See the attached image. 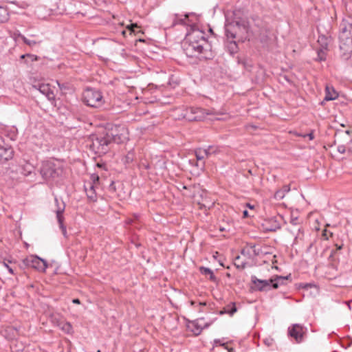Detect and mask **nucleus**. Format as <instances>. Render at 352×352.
<instances>
[{
  "mask_svg": "<svg viewBox=\"0 0 352 352\" xmlns=\"http://www.w3.org/2000/svg\"><path fill=\"white\" fill-rule=\"evenodd\" d=\"M291 278V275L283 276H274L271 278V280L273 282L272 283V288L277 289L279 285H283L284 281L288 280Z\"/></svg>",
  "mask_w": 352,
  "mask_h": 352,
  "instance_id": "2eb2a0df",
  "label": "nucleus"
},
{
  "mask_svg": "<svg viewBox=\"0 0 352 352\" xmlns=\"http://www.w3.org/2000/svg\"><path fill=\"white\" fill-rule=\"evenodd\" d=\"M59 327L66 333H71L73 331L72 324L67 322H60Z\"/></svg>",
  "mask_w": 352,
  "mask_h": 352,
  "instance_id": "393cba45",
  "label": "nucleus"
},
{
  "mask_svg": "<svg viewBox=\"0 0 352 352\" xmlns=\"http://www.w3.org/2000/svg\"><path fill=\"white\" fill-rule=\"evenodd\" d=\"M61 170L52 162H43L40 168V173L45 180L53 179L58 177Z\"/></svg>",
  "mask_w": 352,
  "mask_h": 352,
  "instance_id": "0eeeda50",
  "label": "nucleus"
},
{
  "mask_svg": "<svg viewBox=\"0 0 352 352\" xmlns=\"http://www.w3.org/2000/svg\"><path fill=\"white\" fill-rule=\"evenodd\" d=\"M84 188L87 194V197L90 201L95 202L97 201V195L95 190V186L91 182H86Z\"/></svg>",
  "mask_w": 352,
  "mask_h": 352,
  "instance_id": "f8f14e48",
  "label": "nucleus"
},
{
  "mask_svg": "<svg viewBox=\"0 0 352 352\" xmlns=\"http://www.w3.org/2000/svg\"><path fill=\"white\" fill-rule=\"evenodd\" d=\"M302 136L303 138L308 137V138H309V139L310 140H314V133H313V131H311V133H307V134L302 135Z\"/></svg>",
  "mask_w": 352,
  "mask_h": 352,
  "instance_id": "e433bc0d",
  "label": "nucleus"
},
{
  "mask_svg": "<svg viewBox=\"0 0 352 352\" xmlns=\"http://www.w3.org/2000/svg\"><path fill=\"white\" fill-rule=\"evenodd\" d=\"M32 88L39 91L40 93L45 96L50 101H52V103L55 101V94L49 84L38 82L33 85Z\"/></svg>",
  "mask_w": 352,
  "mask_h": 352,
  "instance_id": "1a4fd4ad",
  "label": "nucleus"
},
{
  "mask_svg": "<svg viewBox=\"0 0 352 352\" xmlns=\"http://www.w3.org/2000/svg\"><path fill=\"white\" fill-rule=\"evenodd\" d=\"M226 34L228 39H246L250 30L249 22L246 19L234 21L226 25Z\"/></svg>",
  "mask_w": 352,
  "mask_h": 352,
  "instance_id": "20e7f679",
  "label": "nucleus"
},
{
  "mask_svg": "<svg viewBox=\"0 0 352 352\" xmlns=\"http://www.w3.org/2000/svg\"><path fill=\"white\" fill-rule=\"evenodd\" d=\"M325 91H326V95L324 98V100H333L336 98L337 94L334 91L333 89L332 90V93H331L330 91V88L328 86L326 87Z\"/></svg>",
  "mask_w": 352,
  "mask_h": 352,
  "instance_id": "b1692460",
  "label": "nucleus"
},
{
  "mask_svg": "<svg viewBox=\"0 0 352 352\" xmlns=\"http://www.w3.org/2000/svg\"><path fill=\"white\" fill-rule=\"evenodd\" d=\"M9 19V14L7 9L0 6V23H5Z\"/></svg>",
  "mask_w": 352,
  "mask_h": 352,
  "instance_id": "5701e85b",
  "label": "nucleus"
},
{
  "mask_svg": "<svg viewBox=\"0 0 352 352\" xmlns=\"http://www.w3.org/2000/svg\"><path fill=\"white\" fill-rule=\"evenodd\" d=\"M214 342L217 344V343H219L220 342V340H214Z\"/></svg>",
  "mask_w": 352,
  "mask_h": 352,
  "instance_id": "c03bdc74",
  "label": "nucleus"
},
{
  "mask_svg": "<svg viewBox=\"0 0 352 352\" xmlns=\"http://www.w3.org/2000/svg\"><path fill=\"white\" fill-rule=\"evenodd\" d=\"M251 281L254 285L256 289L260 292L268 291L272 288L271 278L268 280H261L256 278L255 276H251Z\"/></svg>",
  "mask_w": 352,
  "mask_h": 352,
  "instance_id": "9b49d317",
  "label": "nucleus"
},
{
  "mask_svg": "<svg viewBox=\"0 0 352 352\" xmlns=\"http://www.w3.org/2000/svg\"><path fill=\"white\" fill-rule=\"evenodd\" d=\"M21 267H31L40 272H45L47 267V264L45 260L38 256L30 255L23 260Z\"/></svg>",
  "mask_w": 352,
  "mask_h": 352,
  "instance_id": "6e6552de",
  "label": "nucleus"
},
{
  "mask_svg": "<svg viewBox=\"0 0 352 352\" xmlns=\"http://www.w3.org/2000/svg\"><path fill=\"white\" fill-rule=\"evenodd\" d=\"M298 218L292 219L291 223H292L293 225H296L298 223Z\"/></svg>",
  "mask_w": 352,
  "mask_h": 352,
  "instance_id": "ea45409f",
  "label": "nucleus"
},
{
  "mask_svg": "<svg viewBox=\"0 0 352 352\" xmlns=\"http://www.w3.org/2000/svg\"><path fill=\"white\" fill-rule=\"evenodd\" d=\"M243 217H249L248 212L247 210H244L243 212Z\"/></svg>",
  "mask_w": 352,
  "mask_h": 352,
  "instance_id": "79ce46f5",
  "label": "nucleus"
},
{
  "mask_svg": "<svg viewBox=\"0 0 352 352\" xmlns=\"http://www.w3.org/2000/svg\"><path fill=\"white\" fill-rule=\"evenodd\" d=\"M285 195L281 191V190H278L274 194V198L277 200H280L285 197Z\"/></svg>",
  "mask_w": 352,
  "mask_h": 352,
  "instance_id": "c756f323",
  "label": "nucleus"
},
{
  "mask_svg": "<svg viewBox=\"0 0 352 352\" xmlns=\"http://www.w3.org/2000/svg\"><path fill=\"white\" fill-rule=\"evenodd\" d=\"M199 304L201 305H206V302H200Z\"/></svg>",
  "mask_w": 352,
  "mask_h": 352,
  "instance_id": "de8ad7c7",
  "label": "nucleus"
},
{
  "mask_svg": "<svg viewBox=\"0 0 352 352\" xmlns=\"http://www.w3.org/2000/svg\"><path fill=\"white\" fill-rule=\"evenodd\" d=\"M195 154L197 160H202L206 157V151L201 148L196 149Z\"/></svg>",
  "mask_w": 352,
  "mask_h": 352,
  "instance_id": "bb28decb",
  "label": "nucleus"
},
{
  "mask_svg": "<svg viewBox=\"0 0 352 352\" xmlns=\"http://www.w3.org/2000/svg\"><path fill=\"white\" fill-rule=\"evenodd\" d=\"M236 311L237 309L235 304L232 302L225 307L223 310L220 311V314H228L230 316H233Z\"/></svg>",
  "mask_w": 352,
  "mask_h": 352,
  "instance_id": "6ab92c4d",
  "label": "nucleus"
},
{
  "mask_svg": "<svg viewBox=\"0 0 352 352\" xmlns=\"http://www.w3.org/2000/svg\"><path fill=\"white\" fill-rule=\"evenodd\" d=\"M323 234H324V236H326V239H328V237L327 236V233H326V232H325Z\"/></svg>",
  "mask_w": 352,
  "mask_h": 352,
  "instance_id": "49530a36",
  "label": "nucleus"
},
{
  "mask_svg": "<svg viewBox=\"0 0 352 352\" xmlns=\"http://www.w3.org/2000/svg\"><path fill=\"white\" fill-rule=\"evenodd\" d=\"M352 23L347 22L344 19L340 25V50L341 58L344 60H349L352 54Z\"/></svg>",
  "mask_w": 352,
  "mask_h": 352,
  "instance_id": "7ed1b4c3",
  "label": "nucleus"
},
{
  "mask_svg": "<svg viewBox=\"0 0 352 352\" xmlns=\"http://www.w3.org/2000/svg\"><path fill=\"white\" fill-rule=\"evenodd\" d=\"M228 49L230 54H234L237 52L238 47L236 45V41H233V39H231L230 41L229 45H228Z\"/></svg>",
  "mask_w": 352,
  "mask_h": 352,
  "instance_id": "cd10ccee",
  "label": "nucleus"
},
{
  "mask_svg": "<svg viewBox=\"0 0 352 352\" xmlns=\"http://www.w3.org/2000/svg\"><path fill=\"white\" fill-rule=\"evenodd\" d=\"M91 181H90L89 182L93 183L94 185L95 186L96 183H98L100 178L98 175L92 174L91 176Z\"/></svg>",
  "mask_w": 352,
  "mask_h": 352,
  "instance_id": "473e14b6",
  "label": "nucleus"
},
{
  "mask_svg": "<svg viewBox=\"0 0 352 352\" xmlns=\"http://www.w3.org/2000/svg\"><path fill=\"white\" fill-rule=\"evenodd\" d=\"M89 140L91 149L99 155L107 153L112 143L119 144L122 141L121 135L113 133V131L105 134L91 135Z\"/></svg>",
  "mask_w": 352,
  "mask_h": 352,
  "instance_id": "f03ea898",
  "label": "nucleus"
},
{
  "mask_svg": "<svg viewBox=\"0 0 352 352\" xmlns=\"http://www.w3.org/2000/svg\"><path fill=\"white\" fill-rule=\"evenodd\" d=\"M125 158H126V162L129 163V162H132V161H133V154H131V153H129V154L126 156V157H125Z\"/></svg>",
  "mask_w": 352,
  "mask_h": 352,
  "instance_id": "72a5a7b5",
  "label": "nucleus"
},
{
  "mask_svg": "<svg viewBox=\"0 0 352 352\" xmlns=\"http://www.w3.org/2000/svg\"><path fill=\"white\" fill-rule=\"evenodd\" d=\"M267 223H270V226L265 228V230L267 231L274 232L280 228V224L273 219L268 221Z\"/></svg>",
  "mask_w": 352,
  "mask_h": 352,
  "instance_id": "4be33fe9",
  "label": "nucleus"
},
{
  "mask_svg": "<svg viewBox=\"0 0 352 352\" xmlns=\"http://www.w3.org/2000/svg\"><path fill=\"white\" fill-rule=\"evenodd\" d=\"M72 302L74 304H80V300L78 298L73 299Z\"/></svg>",
  "mask_w": 352,
  "mask_h": 352,
  "instance_id": "a19ab883",
  "label": "nucleus"
},
{
  "mask_svg": "<svg viewBox=\"0 0 352 352\" xmlns=\"http://www.w3.org/2000/svg\"><path fill=\"white\" fill-rule=\"evenodd\" d=\"M55 201L58 204V199H55Z\"/></svg>",
  "mask_w": 352,
  "mask_h": 352,
  "instance_id": "09e8293b",
  "label": "nucleus"
},
{
  "mask_svg": "<svg viewBox=\"0 0 352 352\" xmlns=\"http://www.w3.org/2000/svg\"><path fill=\"white\" fill-rule=\"evenodd\" d=\"M14 155V151L10 146H0V159L6 162L11 160Z\"/></svg>",
  "mask_w": 352,
  "mask_h": 352,
  "instance_id": "4468645a",
  "label": "nucleus"
},
{
  "mask_svg": "<svg viewBox=\"0 0 352 352\" xmlns=\"http://www.w3.org/2000/svg\"><path fill=\"white\" fill-rule=\"evenodd\" d=\"M330 40V37L325 35H320L318 38V43L320 45V48L328 49Z\"/></svg>",
  "mask_w": 352,
  "mask_h": 352,
  "instance_id": "a211bd4d",
  "label": "nucleus"
},
{
  "mask_svg": "<svg viewBox=\"0 0 352 352\" xmlns=\"http://www.w3.org/2000/svg\"><path fill=\"white\" fill-rule=\"evenodd\" d=\"M202 30L195 26H190L182 43L184 52L187 56L197 57L200 60L213 58L211 45Z\"/></svg>",
  "mask_w": 352,
  "mask_h": 352,
  "instance_id": "f257e3e1",
  "label": "nucleus"
},
{
  "mask_svg": "<svg viewBox=\"0 0 352 352\" xmlns=\"http://www.w3.org/2000/svg\"><path fill=\"white\" fill-rule=\"evenodd\" d=\"M3 265L8 270L10 274H14V270L10 266H9L7 263H3Z\"/></svg>",
  "mask_w": 352,
  "mask_h": 352,
  "instance_id": "c9c22d12",
  "label": "nucleus"
},
{
  "mask_svg": "<svg viewBox=\"0 0 352 352\" xmlns=\"http://www.w3.org/2000/svg\"><path fill=\"white\" fill-rule=\"evenodd\" d=\"M188 18V14H185L183 18L182 16H180L179 14H175L173 22V25H176L177 24L186 25H187Z\"/></svg>",
  "mask_w": 352,
  "mask_h": 352,
  "instance_id": "412c9836",
  "label": "nucleus"
},
{
  "mask_svg": "<svg viewBox=\"0 0 352 352\" xmlns=\"http://www.w3.org/2000/svg\"><path fill=\"white\" fill-rule=\"evenodd\" d=\"M139 28L136 23H131L127 26V29L131 32H135L136 29Z\"/></svg>",
  "mask_w": 352,
  "mask_h": 352,
  "instance_id": "2f4dec72",
  "label": "nucleus"
},
{
  "mask_svg": "<svg viewBox=\"0 0 352 352\" xmlns=\"http://www.w3.org/2000/svg\"><path fill=\"white\" fill-rule=\"evenodd\" d=\"M19 36L23 40V41L28 45L30 46V47H32L34 45H35L37 42L35 41H32V40H30V39H28L25 36L19 34Z\"/></svg>",
  "mask_w": 352,
  "mask_h": 352,
  "instance_id": "c85d7f7f",
  "label": "nucleus"
},
{
  "mask_svg": "<svg viewBox=\"0 0 352 352\" xmlns=\"http://www.w3.org/2000/svg\"><path fill=\"white\" fill-rule=\"evenodd\" d=\"M179 112L177 119H184L190 122L201 121L206 118V115L211 113L197 107H188L185 109H178Z\"/></svg>",
  "mask_w": 352,
  "mask_h": 352,
  "instance_id": "39448f33",
  "label": "nucleus"
},
{
  "mask_svg": "<svg viewBox=\"0 0 352 352\" xmlns=\"http://www.w3.org/2000/svg\"><path fill=\"white\" fill-rule=\"evenodd\" d=\"M83 101L87 106L94 108H100L104 103L102 93L91 88H87L84 91Z\"/></svg>",
  "mask_w": 352,
  "mask_h": 352,
  "instance_id": "423d86ee",
  "label": "nucleus"
},
{
  "mask_svg": "<svg viewBox=\"0 0 352 352\" xmlns=\"http://www.w3.org/2000/svg\"><path fill=\"white\" fill-rule=\"evenodd\" d=\"M288 335L293 338L296 342L300 343L303 340L304 327L299 324H294L288 328Z\"/></svg>",
  "mask_w": 352,
  "mask_h": 352,
  "instance_id": "9d476101",
  "label": "nucleus"
},
{
  "mask_svg": "<svg viewBox=\"0 0 352 352\" xmlns=\"http://www.w3.org/2000/svg\"><path fill=\"white\" fill-rule=\"evenodd\" d=\"M25 57L29 58L31 60V61H34V60H38V56L36 55H34V54H23L21 56V58H25Z\"/></svg>",
  "mask_w": 352,
  "mask_h": 352,
  "instance_id": "7c9ffc66",
  "label": "nucleus"
},
{
  "mask_svg": "<svg viewBox=\"0 0 352 352\" xmlns=\"http://www.w3.org/2000/svg\"><path fill=\"white\" fill-rule=\"evenodd\" d=\"M188 328L196 336L199 335L203 330V327L199 324L198 320L190 322Z\"/></svg>",
  "mask_w": 352,
  "mask_h": 352,
  "instance_id": "dca6fc26",
  "label": "nucleus"
},
{
  "mask_svg": "<svg viewBox=\"0 0 352 352\" xmlns=\"http://www.w3.org/2000/svg\"><path fill=\"white\" fill-rule=\"evenodd\" d=\"M65 210V206L61 207H58L57 210H56V219L58 221V223L59 224V227L62 231L63 234L64 236H67V230H66V226L63 223L64 217L63 216V213Z\"/></svg>",
  "mask_w": 352,
  "mask_h": 352,
  "instance_id": "ddd939ff",
  "label": "nucleus"
},
{
  "mask_svg": "<svg viewBox=\"0 0 352 352\" xmlns=\"http://www.w3.org/2000/svg\"><path fill=\"white\" fill-rule=\"evenodd\" d=\"M280 190H281V191H283V192L285 195H286V193H287L288 192H289V190H290V187H289V186H288V185H285V186H284L283 187V188H282V189H280Z\"/></svg>",
  "mask_w": 352,
  "mask_h": 352,
  "instance_id": "f704fd0d",
  "label": "nucleus"
},
{
  "mask_svg": "<svg viewBox=\"0 0 352 352\" xmlns=\"http://www.w3.org/2000/svg\"><path fill=\"white\" fill-rule=\"evenodd\" d=\"M328 49L319 48L317 50V58L316 60L322 61L326 59V52Z\"/></svg>",
  "mask_w": 352,
  "mask_h": 352,
  "instance_id": "a878e982",
  "label": "nucleus"
},
{
  "mask_svg": "<svg viewBox=\"0 0 352 352\" xmlns=\"http://www.w3.org/2000/svg\"><path fill=\"white\" fill-rule=\"evenodd\" d=\"M350 302H351V300H349V301H348V302H347V304H348V305H349V309H351V306H350V305H349V303H350Z\"/></svg>",
  "mask_w": 352,
  "mask_h": 352,
  "instance_id": "a18cd8bd",
  "label": "nucleus"
},
{
  "mask_svg": "<svg viewBox=\"0 0 352 352\" xmlns=\"http://www.w3.org/2000/svg\"><path fill=\"white\" fill-rule=\"evenodd\" d=\"M212 148V146H208V148H204V150L206 151V157H208L211 154V149Z\"/></svg>",
  "mask_w": 352,
  "mask_h": 352,
  "instance_id": "4c0bfd02",
  "label": "nucleus"
},
{
  "mask_svg": "<svg viewBox=\"0 0 352 352\" xmlns=\"http://www.w3.org/2000/svg\"><path fill=\"white\" fill-rule=\"evenodd\" d=\"M199 272L204 275H209L210 280L217 282V278L214 275V273L211 269L206 267H200Z\"/></svg>",
  "mask_w": 352,
  "mask_h": 352,
  "instance_id": "aec40b11",
  "label": "nucleus"
},
{
  "mask_svg": "<svg viewBox=\"0 0 352 352\" xmlns=\"http://www.w3.org/2000/svg\"><path fill=\"white\" fill-rule=\"evenodd\" d=\"M21 174L25 176H28L31 174L34 170V166L29 162L24 161L23 164H21Z\"/></svg>",
  "mask_w": 352,
  "mask_h": 352,
  "instance_id": "f3484780",
  "label": "nucleus"
},
{
  "mask_svg": "<svg viewBox=\"0 0 352 352\" xmlns=\"http://www.w3.org/2000/svg\"><path fill=\"white\" fill-rule=\"evenodd\" d=\"M247 206L250 208V209H253L254 208V206H252L250 205V204H247Z\"/></svg>",
  "mask_w": 352,
  "mask_h": 352,
  "instance_id": "37998d69",
  "label": "nucleus"
},
{
  "mask_svg": "<svg viewBox=\"0 0 352 352\" xmlns=\"http://www.w3.org/2000/svg\"><path fill=\"white\" fill-rule=\"evenodd\" d=\"M338 150L340 153H344L345 152V147L343 145L339 146Z\"/></svg>",
  "mask_w": 352,
  "mask_h": 352,
  "instance_id": "58836bf2",
  "label": "nucleus"
}]
</instances>
